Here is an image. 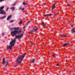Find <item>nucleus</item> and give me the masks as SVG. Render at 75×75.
<instances>
[{
	"label": "nucleus",
	"instance_id": "1",
	"mask_svg": "<svg viewBox=\"0 0 75 75\" xmlns=\"http://www.w3.org/2000/svg\"><path fill=\"white\" fill-rule=\"evenodd\" d=\"M13 30L11 32V34L12 37L15 36V38H18V39H19L20 38H21V37H23V34L17 35V34H20L22 32L21 30H18L19 29L18 28H13Z\"/></svg>",
	"mask_w": 75,
	"mask_h": 75
},
{
	"label": "nucleus",
	"instance_id": "2",
	"mask_svg": "<svg viewBox=\"0 0 75 75\" xmlns=\"http://www.w3.org/2000/svg\"><path fill=\"white\" fill-rule=\"evenodd\" d=\"M25 54H26V53H25L22 56H19L18 57V58L16 60V64H17V65H19V64H20L21 63V62H22L23 58H24Z\"/></svg>",
	"mask_w": 75,
	"mask_h": 75
},
{
	"label": "nucleus",
	"instance_id": "3",
	"mask_svg": "<svg viewBox=\"0 0 75 75\" xmlns=\"http://www.w3.org/2000/svg\"><path fill=\"white\" fill-rule=\"evenodd\" d=\"M16 41V39H14V40L12 41L10 43V45L8 46L7 47V49H8V50H9V49L11 50H13V47H14V44H15Z\"/></svg>",
	"mask_w": 75,
	"mask_h": 75
},
{
	"label": "nucleus",
	"instance_id": "4",
	"mask_svg": "<svg viewBox=\"0 0 75 75\" xmlns=\"http://www.w3.org/2000/svg\"><path fill=\"white\" fill-rule=\"evenodd\" d=\"M5 58H4L2 60V66H5V67H6L7 65L8 64V62L5 61Z\"/></svg>",
	"mask_w": 75,
	"mask_h": 75
},
{
	"label": "nucleus",
	"instance_id": "5",
	"mask_svg": "<svg viewBox=\"0 0 75 75\" xmlns=\"http://www.w3.org/2000/svg\"><path fill=\"white\" fill-rule=\"evenodd\" d=\"M38 28L36 27H35L33 28V30H31V31L30 32V33H35L36 31H37Z\"/></svg>",
	"mask_w": 75,
	"mask_h": 75
},
{
	"label": "nucleus",
	"instance_id": "6",
	"mask_svg": "<svg viewBox=\"0 0 75 75\" xmlns=\"http://www.w3.org/2000/svg\"><path fill=\"white\" fill-rule=\"evenodd\" d=\"M0 14H6V12L4 10L0 11Z\"/></svg>",
	"mask_w": 75,
	"mask_h": 75
},
{
	"label": "nucleus",
	"instance_id": "7",
	"mask_svg": "<svg viewBox=\"0 0 75 75\" xmlns=\"http://www.w3.org/2000/svg\"><path fill=\"white\" fill-rule=\"evenodd\" d=\"M71 43H64L63 45V47H65L68 45H69V44H71Z\"/></svg>",
	"mask_w": 75,
	"mask_h": 75
},
{
	"label": "nucleus",
	"instance_id": "8",
	"mask_svg": "<svg viewBox=\"0 0 75 75\" xmlns=\"http://www.w3.org/2000/svg\"><path fill=\"white\" fill-rule=\"evenodd\" d=\"M29 61L30 62H31L32 63H34L35 61H36V59H33V60H31L30 59L29 60Z\"/></svg>",
	"mask_w": 75,
	"mask_h": 75
},
{
	"label": "nucleus",
	"instance_id": "9",
	"mask_svg": "<svg viewBox=\"0 0 75 75\" xmlns=\"http://www.w3.org/2000/svg\"><path fill=\"white\" fill-rule=\"evenodd\" d=\"M56 4V2L54 3V4L52 6V10H53V9H55V5Z\"/></svg>",
	"mask_w": 75,
	"mask_h": 75
},
{
	"label": "nucleus",
	"instance_id": "10",
	"mask_svg": "<svg viewBox=\"0 0 75 75\" xmlns=\"http://www.w3.org/2000/svg\"><path fill=\"white\" fill-rule=\"evenodd\" d=\"M51 14H43V16H45L46 17H48V16H51Z\"/></svg>",
	"mask_w": 75,
	"mask_h": 75
},
{
	"label": "nucleus",
	"instance_id": "11",
	"mask_svg": "<svg viewBox=\"0 0 75 75\" xmlns=\"http://www.w3.org/2000/svg\"><path fill=\"white\" fill-rule=\"evenodd\" d=\"M71 32L72 33H75V28H74L72 29Z\"/></svg>",
	"mask_w": 75,
	"mask_h": 75
},
{
	"label": "nucleus",
	"instance_id": "12",
	"mask_svg": "<svg viewBox=\"0 0 75 75\" xmlns=\"http://www.w3.org/2000/svg\"><path fill=\"white\" fill-rule=\"evenodd\" d=\"M6 16H3L2 17L0 18V19H1V20H2V19H3V18H6Z\"/></svg>",
	"mask_w": 75,
	"mask_h": 75
},
{
	"label": "nucleus",
	"instance_id": "13",
	"mask_svg": "<svg viewBox=\"0 0 75 75\" xmlns=\"http://www.w3.org/2000/svg\"><path fill=\"white\" fill-rule=\"evenodd\" d=\"M4 6H2L0 8V11H1L4 8Z\"/></svg>",
	"mask_w": 75,
	"mask_h": 75
},
{
	"label": "nucleus",
	"instance_id": "14",
	"mask_svg": "<svg viewBox=\"0 0 75 75\" xmlns=\"http://www.w3.org/2000/svg\"><path fill=\"white\" fill-rule=\"evenodd\" d=\"M41 24H42L43 27H45V23L44 22H42Z\"/></svg>",
	"mask_w": 75,
	"mask_h": 75
},
{
	"label": "nucleus",
	"instance_id": "15",
	"mask_svg": "<svg viewBox=\"0 0 75 75\" xmlns=\"http://www.w3.org/2000/svg\"><path fill=\"white\" fill-rule=\"evenodd\" d=\"M11 16H9L7 18V20H8L10 19V18H11Z\"/></svg>",
	"mask_w": 75,
	"mask_h": 75
},
{
	"label": "nucleus",
	"instance_id": "16",
	"mask_svg": "<svg viewBox=\"0 0 75 75\" xmlns=\"http://www.w3.org/2000/svg\"><path fill=\"white\" fill-rule=\"evenodd\" d=\"M11 9H12V11H13L15 9V8L14 7H12L11 8Z\"/></svg>",
	"mask_w": 75,
	"mask_h": 75
},
{
	"label": "nucleus",
	"instance_id": "17",
	"mask_svg": "<svg viewBox=\"0 0 75 75\" xmlns=\"http://www.w3.org/2000/svg\"><path fill=\"white\" fill-rule=\"evenodd\" d=\"M22 23H23V21L22 20L19 22L18 24H22Z\"/></svg>",
	"mask_w": 75,
	"mask_h": 75
},
{
	"label": "nucleus",
	"instance_id": "18",
	"mask_svg": "<svg viewBox=\"0 0 75 75\" xmlns=\"http://www.w3.org/2000/svg\"><path fill=\"white\" fill-rule=\"evenodd\" d=\"M61 36H63L64 37H65L66 38L67 37V36L64 35H61Z\"/></svg>",
	"mask_w": 75,
	"mask_h": 75
},
{
	"label": "nucleus",
	"instance_id": "19",
	"mask_svg": "<svg viewBox=\"0 0 75 75\" xmlns=\"http://www.w3.org/2000/svg\"><path fill=\"white\" fill-rule=\"evenodd\" d=\"M20 10H22V11H23V10H24V9L22 8H20Z\"/></svg>",
	"mask_w": 75,
	"mask_h": 75
},
{
	"label": "nucleus",
	"instance_id": "20",
	"mask_svg": "<svg viewBox=\"0 0 75 75\" xmlns=\"http://www.w3.org/2000/svg\"><path fill=\"white\" fill-rule=\"evenodd\" d=\"M23 5H26V3H25L24 2L23 3Z\"/></svg>",
	"mask_w": 75,
	"mask_h": 75
},
{
	"label": "nucleus",
	"instance_id": "21",
	"mask_svg": "<svg viewBox=\"0 0 75 75\" xmlns=\"http://www.w3.org/2000/svg\"><path fill=\"white\" fill-rule=\"evenodd\" d=\"M14 20H11V23H13V22H14Z\"/></svg>",
	"mask_w": 75,
	"mask_h": 75
},
{
	"label": "nucleus",
	"instance_id": "22",
	"mask_svg": "<svg viewBox=\"0 0 75 75\" xmlns=\"http://www.w3.org/2000/svg\"><path fill=\"white\" fill-rule=\"evenodd\" d=\"M9 9V8H8L6 10V11H8V9Z\"/></svg>",
	"mask_w": 75,
	"mask_h": 75
},
{
	"label": "nucleus",
	"instance_id": "23",
	"mask_svg": "<svg viewBox=\"0 0 75 75\" xmlns=\"http://www.w3.org/2000/svg\"><path fill=\"white\" fill-rule=\"evenodd\" d=\"M31 22L30 21H29L27 22V24H28V23H30V22Z\"/></svg>",
	"mask_w": 75,
	"mask_h": 75
},
{
	"label": "nucleus",
	"instance_id": "24",
	"mask_svg": "<svg viewBox=\"0 0 75 75\" xmlns=\"http://www.w3.org/2000/svg\"><path fill=\"white\" fill-rule=\"evenodd\" d=\"M67 6H71V5H69V4H67Z\"/></svg>",
	"mask_w": 75,
	"mask_h": 75
},
{
	"label": "nucleus",
	"instance_id": "25",
	"mask_svg": "<svg viewBox=\"0 0 75 75\" xmlns=\"http://www.w3.org/2000/svg\"><path fill=\"white\" fill-rule=\"evenodd\" d=\"M26 26H24V27H23V28L24 29V28H26Z\"/></svg>",
	"mask_w": 75,
	"mask_h": 75
},
{
	"label": "nucleus",
	"instance_id": "26",
	"mask_svg": "<svg viewBox=\"0 0 75 75\" xmlns=\"http://www.w3.org/2000/svg\"><path fill=\"white\" fill-rule=\"evenodd\" d=\"M53 56L54 57H55V56H56V55L55 54H53Z\"/></svg>",
	"mask_w": 75,
	"mask_h": 75
},
{
	"label": "nucleus",
	"instance_id": "27",
	"mask_svg": "<svg viewBox=\"0 0 75 75\" xmlns=\"http://www.w3.org/2000/svg\"><path fill=\"white\" fill-rule=\"evenodd\" d=\"M46 2H44V3H43V4H46Z\"/></svg>",
	"mask_w": 75,
	"mask_h": 75
},
{
	"label": "nucleus",
	"instance_id": "28",
	"mask_svg": "<svg viewBox=\"0 0 75 75\" xmlns=\"http://www.w3.org/2000/svg\"><path fill=\"white\" fill-rule=\"evenodd\" d=\"M4 1V0H0V1L1 2H2V1Z\"/></svg>",
	"mask_w": 75,
	"mask_h": 75
},
{
	"label": "nucleus",
	"instance_id": "29",
	"mask_svg": "<svg viewBox=\"0 0 75 75\" xmlns=\"http://www.w3.org/2000/svg\"><path fill=\"white\" fill-rule=\"evenodd\" d=\"M4 33H3L2 34V37H3V36H4Z\"/></svg>",
	"mask_w": 75,
	"mask_h": 75
},
{
	"label": "nucleus",
	"instance_id": "30",
	"mask_svg": "<svg viewBox=\"0 0 75 75\" xmlns=\"http://www.w3.org/2000/svg\"><path fill=\"white\" fill-rule=\"evenodd\" d=\"M18 66L17 64H16L15 66V67H17Z\"/></svg>",
	"mask_w": 75,
	"mask_h": 75
},
{
	"label": "nucleus",
	"instance_id": "31",
	"mask_svg": "<svg viewBox=\"0 0 75 75\" xmlns=\"http://www.w3.org/2000/svg\"><path fill=\"white\" fill-rule=\"evenodd\" d=\"M71 23H72V21H70L69 24H71Z\"/></svg>",
	"mask_w": 75,
	"mask_h": 75
},
{
	"label": "nucleus",
	"instance_id": "32",
	"mask_svg": "<svg viewBox=\"0 0 75 75\" xmlns=\"http://www.w3.org/2000/svg\"><path fill=\"white\" fill-rule=\"evenodd\" d=\"M59 64H57V66H59Z\"/></svg>",
	"mask_w": 75,
	"mask_h": 75
},
{
	"label": "nucleus",
	"instance_id": "33",
	"mask_svg": "<svg viewBox=\"0 0 75 75\" xmlns=\"http://www.w3.org/2000/svg\"><path fill=\"white\" fill-rule=\"evenodd\" d=\"M12 5H13V6H15V4H12Z\"/></svg>",
	"mask_w": 75,
	"mask_h": 75
},
{
	"label": "nucleus",
	"instance_id": "34",
	"mask_svg": "<svg viewBox=\"0 0 75 75\" xmlns=\"http://www.w3.org/2000/svg\"><path fill=\"white\" fill-rule=\"evenodd\" d=\"M31 45H33V43H32L31 44Z\"/></svg>",
	"mask_w": 75,
	"mask_h": 75
},
{
	"label": "nucleus",
	"instance_id": "35",
	"mask_svg": "<svg viewBox=\"0 0 75 75\" xmlns=\"http://www.w3.org/2000/svg\"><path fill=\"white\" fill-rule=\"evenodd\" d=\"M56 14H57V13Z\"/></svg>",
	"mask_w": 75,
	"mask_h": 75
},
{
	"label": "nucleus",
	"instance_id": "36",
	"mask_svg": "<svg viewBox=\"0 0 75 75\" xmlns=\"http://www.w3.org/2000/svg\"><path fill=\"white\" fill-rule=\"evenodd\" d=\"M38 53V52H37V53Z\"/></svg>",
	"mask_w": 75,
	"mask_h": 75
}]
</instances>
